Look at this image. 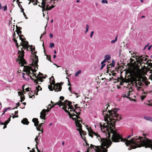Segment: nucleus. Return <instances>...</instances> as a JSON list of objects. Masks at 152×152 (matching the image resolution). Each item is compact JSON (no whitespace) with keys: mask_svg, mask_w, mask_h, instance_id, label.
<instances>
[{"mask_svg":"<svg viewBox=\"0 0 152 152\" xmlns=\"http://www.w3.org/2000/svg\"><path fill=\"white\" fill-rule=\"evenodd\" d=\"M20 103H19V102H18V103H16V105H18V106H19V105H20Z\"/></svg>","mask_w":152,"mask_h":152,"instance_id":"nucleus-62","label":"nucleus"},{"mask_svg":"<svg viewBox=\"0 0 152 152\" xmlns=\"http://www.w3.org/2000/svg\"><path fill=\"white\" fill-rule=\"evenodd\" d=\"M48 5L46 7V9L47 10H50L54 7V6L53 5H52L51 6V8H48Z\"/></svg>","mask_w":152,"mask_h":152,"instance_id":"nucleus-22","label":"nucleus"},{"mask_svg":"<svg viewBox=\"0 0 152 152\" xmlns=\"http://www.w3.org/2000/svg\"><path fill=\"white\" fill-rule=\"evenodd\" d=\"M4 8V11H5L6 10H7V6L6 5L4 7H3Z\"/></svg>","mask_w":152,"mask_h":152,"instance_id":"nucleus-36","label":"nucleus"},{"mask_svg":"<svg viewBox=\"0 0 152 152\" xmlns=\"http://www.w3.org/2000/svg\"><path fill=\"white\" fill-rule=\"evenodd\" d=\"M36 88L38 91L39 90H42V88L39 85H38L37 86H36Z\"/></svg>","mask_w":152,"mask_h":152,"instance_id":"nucleus-21","label":"nucleus"},{"mask_svg":"<svg viewBox=\"0 0 152 152\" xmlns=\"http://www.w3.org/2000/svg\"><path fill=\"white\" fill-rule=\"evenodd\" d=\"M20 98H21L20 101H21V102L23 101H24V99H25V98L24 97H23L22 96H21L20 97Z\"/></svg>","mask_w":152,"mask_h":152,"instance_id":"nucleus-37","label":"nucleus"},{"mask_svg":"<svg viewBox=\"0 0 152 152\" xmlns=\"http://www.w3.org/2000/svg\"><path fill=\"white\" fill-rule=\"evenodd\" d=\"M18 5L19 6V7H20V8H21V7H22L21 5L20 4H18Z\"/></svg>","mask_w":152,"mask_h":152,"instance_id":"nucleus-63","label":"nucleus"},{"mask_svg":"<svg viewBox=\"0 0 152 152\" xmlns=\"http://www.w3.org/2000/svg\"><path fill=\"white\" fill-rule=\"evenodd\" d=\"M2 9H3V7H2L1 4L0 3V10Z\"/></svg>","mask_w":152,"mask_h":152,"instance_id":"nucleus-59","label":"nucleus"},{"mask_svg":"<svg viewBox=\"0 0 152 152\" xmlns=\"http://www.w3.org/2000/svg\"><path fill=\"white\" fill-rule=\"evenodd\" d=\"M146 95H142L141 96V99L142 100H143L145 97Z\"/></svg>","mask_w":152,"mask_h":152,"instance_id":"nucleus-28","label":"nucleus"},{"mask_svg":"<svg viewBox=\"0 0 152 152\" xmlns=\"http://www.w3.org/2000/svg\"><path fill=\"white\" fill-rule=\"evenodd\" d=\"M104 59L106 61H109L110 59V56L109 55H106L104 56Z\"/></svg>","mask_w":152,"mask_h":152,"instance_id":"nucleus-17","label":"nucleus"},{"mask_svg":"<svg viewBox=\"0 0 152 152\" xmlns=\"http://www.w3.org/2000/svg\"><path fill=\"white\" fill-rule=\"evenodd\" d=\"M12 115H13V116L12 117V118H14L15 117H16V118H18V115H16V116H14L13 114H12Z\"/></svg>","mask_w":152,"mask_h":152,"instance_id":"nucleus-39","label":"nucleus"},{"mask_svg":"<svg viewBox=\"0 0 152 152\" xmlns=\"http://www.w3.org/2000/svg\"><path fill=\"white\" fill-rule=\"evenodd\" d=\"M18 54L19 55L18 58H19L20 61L21 63L23 64H26V62L24 58V52L23 50H22L21 51L19 50L18 52Z\"/></svg>","mask_w":152,"mask_h":152,"instance_id":"nucleus-6","label":"nucleus"},{"mask_svg":"<svg viewBox=\"0 0 152 152\" xmlns=\"http://www.w3.org/2000/svg\"><path fill=\"white\" fill-rule=\"evenodd\" d=\"M55 45L53 43H50V48H52Z\"/></svg>","mask_w":152,"mask_h":152,"instance_id":"nucleus-25","label":"nucleus"},{"mask_svg":"<svg viewBox=\"0 0 152 152\" xmlns=\"http://www.w3.org/2000/svg\"><path fill=\"white\" fill-rule=\"evenodd\" d=\"M151 47H152V45H150V46H149V47L148 48V50H150L151 48Z\"/></svg>","mask_w":152,"mask_h":152,"instance_id":"nucleus-52","label":"nucleus"},{"mask_svg":"<svg viewBox=\"0 0 152 152\" xmlns=\"http://www.w3.org/2000/svg\"><path fill=\"white\" fill-rule=\"evenodd\" d=\"M0 123L1 124V125H5V123H3V122H2L1 121H0Z\"/></svg>","mask_w":152,"mask_h":152,"instance_id":"nucleus-51","label":"nucleus"},{"mask_svg":"<svg viewBox=\"0 0 152 152\" xmlns=\"http://www.w3.org/2000/svg\"><path fill=\"white\" fill-rule=\"evenodd\" d=\"M89 28V26L88 25H86V30L85 31V33H86L88 31Z\"/></svg>","mask_w":152,"mask_h":152,"instance_id":"nucleus-23","label":"nucleus"},{"mask_svg":"<svg viewBox=\"0 0 152 152\" xmlns=\"http://www.w3.org/2000/svg\"><path fill=\"white\" fill-rule=\"evenodd\" d=\"M94 34V31H92L91 32V34L90 35V37L91 38L92 37V36H93V35Z\"/></svg>","mask_w":152,"mask_h":152,"instance_id":"nucleus-35","label":"nucleus"},{"mask_svg":"<svg viewBox=\"0 0 152 152\" xmlns=\"http://www.w3.org/2000/svg\"><path fill=\"white\" fill-rule=\"evenodd\" d=\"M115 62L114 60H113L112 61V64H110V65H111V67H114L115 66Z\"/></svg>","mask_w":152,"mask_h":152,"instance_id":"nucleus-20","label":"nucleus"},{"mask_svg":"<svg viewBox=\"0 0 152 152\" xmlns=\"http://www.w3.org/2000/svg\"><path fill=\"white\" fill-rule=\"evenodd\" d=\"M60 99L63 100L64 99V97L63 96H61L60 97Z\"/></svg>","mask_w":152,"mask_h":152,"instance_id":"nucleus-44","label":"nucleus"},{"mask_svg":"<svg viewBox=\"0 0 152 152\" xmlns=\"http://www.w3.org/2000/svg\"><path fill=\"white\" fill-rule=\"evenodd\" d=\"M43 124V123H41L39 124V127H41V126H42V125Z\"/></svg>","mask_w":152,"mask_h":152,"instance_id":"nucleus-60","label":"nucleus"},{"mask_svg":"<svg viewBox=\"0 0 152 152\" xmlns=\"http://www.w3.org/2000/svg\"><path fill=\"white\" fill-rule=\"evenodd\" d=\"M144 118L146 120L152 121V117L149 116H144Z\"/></svg>","mask_w":152,"mask_h":152,"instance_id":"nucleus-16","label":"nucleus"},{"mask_svg":"<svg viewBox=\"0 0 152 152\" xmlns=\"http://www.w3.org/2000/svg\"><path fill=\"white\" fill-rule=\"evenodd\" d=\"M29 76H30V77L31 79L33 81H34V83H36V84H38V82H37V80H34V79L32 77V76H31V75H29Z\"/></svg>","mask_w":152,"mask_h":152,"instance_id":"nucleus-19","label":"nucleus"},{"mask_svg":"<svg viewBox=\"0 0 152 152\" xmlns=\"http://www.w3.org/2000/svg\"><path fill=\"white\" fill-rule=\"evenodd\" d=\"M22 74L23 75V78L24 79H26L25 78V76H24V75H25V74H24V73H22Z\"/></svg>","mask_w":152,"mask_h":152,"instance_id":"nucleus-56","label":"nucleus"},{"mask_svg":"<svg viewBox=\"0 0 152 152\" xmlns=\"http://www.w3.org/2000/svg\"><path fill=\"white\" fill-rule=\"evenodd\" d=\"M129 93H127L124 94V97H126V98H129Z\"/></svg>","mask_w":152,"mask_h":152,"instance_id":"nucleus-26","label":"nucleus"},{"mask_svg":"<svg viewBox=\"0 0 152 152\" xmlns=\"http://www.w3.org/2000/svg\"><path fill=\"white\" fill-rule=\"evenodd\" d=\"M9 122L7 120L4 122L5 124H6V125H7Z\"/></svg>","mask_w":152,"mask_h":152,"instance_id":"nucleus-45","label":"nucleus"},{"mask_svg":"<svg viewBox=\"0 0 152 152\" xmlns=\"http://www.w3.org/2000/svg\"><path fill=\"white\" fill-rule=\"evenodd\" d=\"M21 122L24 124L26 125L28 124L29 123L28 119L26 118H24L21 121Z\"/></svg>","mask_w":152,"mask_h":152,"instance_id":"nucleus-14","label":"nucleus"},{"mask_svg":"<svg viewBox=\"0 0 152 152\" xmlns=\"http://www.w3.org/2000/svg\"><path fill=\"white\" fill-rule=\"evenodd\" d=\"M142 59H143V60H144V61H146V60H147V58H145L144 57H143L142 58Z\"/></svg>","mask_w":152,"mask_h":152,"instance_id":"nucleus-49","label":"nucleus"},{"mask_svg":"<svg viewBox=\"0 0 152 152\" xmlns=\"http://www.w3.org/2000/svg\"><path fill=\"white\" fill-rule=\"evenodd\" d=\"M32 73L33 74V75H35V78H37L38 79V80L40 82H43V80L42 79H40V78H44V79H45V77H44V76H42L43 75L42 74V73H39V74H40V76L39 77V78H38L36 76V75H35V74L33 72H32Z\"/></svg>","mask_w":152,"mask_h":152,"instance_id":"nucleus-12","label":"nucleus"},{"mask_svg":"<svg viewBox=\"0 0 152 152\" xmlns=\"http://www.w3.org/2000/svg\"><path fill=\"white\" fill-rule=\"evenodd\" d=\"M20 44L23 46V48L24 49H27V50H28V48L29 47V45H28V42L27 41H24V40L22 42L20 43Z\"/></svg>","mask_w":152,"mask_h":152,"instance_id":"nucleus-10","label":"nucleus"},{"mask_svg":"<svg viewBox=\"0 0 152 152\" xmlns=\"http://www.w3.org/2000/svg\"><path fill=\"white\" fill-rule=\"evenodd\" d=\"M4 125V126L3 127V129H5V128H6L7 127V125H6V124H5V125Z\"/></svg>","mask_w":152,"mask_h":152,"instance_id":"nucleus-61","label":"nucleus"},{"mask_svg":"<svg viewBox=\"0 0 152 152\" xmlns=\"http://www.w3.org/2000/svg\"><path fill=\"white\" fill-rule=\"evenodd\" d=\"M46 110L44 109L42 110L40 113V118L41 119H45V118L46 116V115L45 114Z\"/></svg>","mask_w":152,"mask_h":152,"instance_id":"nucleus-11","label":"nucleus"},{"mask_svg":"<svg viewBox=\"0 0 152 152\" xmlns=\"http://www.w3.org/2000/svg\"><path fill=\"white\" fill-rule=\"evenodd\" d=\"M117 40V37H116L115 39H114L113 40H112V41H111V43H114Z\"/></svg>","mask_w":152,"mask_h":152,"instance_id":"nucleus-29","label":"nucleus"},{"mask_svg":"<svg viewBox=\"0 0 152 152\" xmlns=\"http://www.w3.org/2000/svg\"><path fill=\"white\" fill-rule=\"evenodd\" d=\"M136 87H137V91H142V93H143L144 94H146V93H145V92H144V91H143V89L140 86V87H138V85H137H137H136Z\"/></svg>","mask_w":152,"mask_h":152,"instance_id":"nucleus-15","label":"nucleus"},{"mask_svg":"<svg viewBox=\"0 0 152 152\" xmlns=\"http://www.w3.org/2000/svg\"><path fill=\"white\" fill-rule=\"evenodd\" d=\"M144 82V80L143 78H142L141 79H139L137 80L135 82L136 85H137L140 86H143L144 84L143 82Z\"/></svg>","mask_w":152,"mask_h":152,"instance_id":"nucleus-9","label":"nucleus"},{"mask_svg":"<svg viewBox=\"0 0 152 152\" xmlns=\"http://www.w3.org/2000/svg\"><path fill=\"white\" fill-rule=\"evenodd\" d=\"M11 109V108L10 107H8V108H4V110H6V112L7 111V110H9V109Z\"/></svg>","mask_w":152,"mask_h":152,"instance_id":"nucleus-48","label":"nucleus"},{"mask_svg":"<svg viewBox=\"0 0 152 152\" xmlns=\"http://www.w3.org/2000/svg\"><path fill=\"white\" fill-rule=\"evenodd\" d=\"M18 111H15V115L17 114H18Z\"/></svg>","mask_w":152,"mask_h":152,"instance_id":"nucleus-64","label":"nucleus"},{"mask_svg":"<svg viewBox=\"0 0 152 152\" xmlns=\"http://www.w3.org/2000/svg\"><path fill=\"white\" fill-rule=\"evenodd\" d=\"M50 82L51 85H53L55 86H57L56 87H54V88H52V86L51 85H49L48 86V88L51 91L54 90L55 91H60L61 89V86L58 88V86H59V84L58 83L56 84L55 83V81L54 78L53 76H52L50 80Z\"/></svg>","mask_w":152,"mask_h":152,"instance_id":"nucleus-4","label":"nucleus"},{"mask_svg":"<svg viewBox=\"0 0 152 152\" xmlns=\"http://www.w3.org/2000/svg\"><path fill=\"white\" fill-rule=\"evenodd\" d=\"M81 70H79L77 72L75 73V77H77L79 75V74L81 73Z\"/></svg>","mask_w":152,"mask_h":152,"instance_id":"nucleus-18","label":"nucleus"},{"mask_svg":"<svg viewBox=\"0 0 152 152\" xmlns=\"http://www.w3.org/2000/svg\"><path fill=\"white\" fill-rule=\"evenodd\" d=\"M23 14L24 17L26 18V19H27L28 18L26 17V16L24 12L23 13Z\"/></svg>","mask_w":152,"mask_h":152,"instance_id":"nucleus-50","label":"nucleus"},{"mask_svg":"<svg viewBox=\"0 0 152 152\" xmlns=\"http://www.w3.org/2000/svg\"><path fill=\"white\" fill-rule=\"evenodd\" d=\"M6 112V110H4V111L3 113H2V114L1 115L2 116V115H3Z\"/></svg>","mask_w":152,"mask_h":152,"instance_id":"nucleus-54","label":"nucleus"},{"mask_svg":"<svg viewBox=\"0 0 152 152\" xmlns=\"http://www.w3.org/2000/svg\"><path fill=\"white\" fill-rule=\"evenodd\" d=\"M42 4L43 6H44V5H45L46 4V2L44 0H43L42 1V2L41 3Z\"/></svg>","mask_w":152,"mask_h":152,"instance_id":"nucleus-30","label":"nucleus"},{"mask_svg":"<svg viewBox=\"0 0 152 152\" xmlns=\"http://www.w3.org/2000/svg\"><path fill=\"white\" fill-rule=\"evenodd\" d=\"M49 36L50 38H52L53 37V35L52 34L50 33L49 34Z\"/></svg>","mask_w":152,"mask_h":152,"instance_id":"nucleus-42","label":"nucleus"},{"mask_svg":"<svg viewBox=\"0 0 152 152\" xmlns=\"http://www.w3.org/2000/svg\"><path fill=\"white\" fill-rule=\"evenodd\" d=\"M108 106H109V105H108V106L106 107V108L105 109H104V110H103V115H106V113H104V112H105V111H107V109H108Z\"/></svg>","mask_w":152,"mask_h":152,"instance_id":"nucleus-24","label":"nucleus"},{"mask_svg":"<svg viewBox=\"0 0 152 152\" xmlns=\"http://www.w3.org/2000/svg\"><path fill=\"white\" fill-rule=\"evenodd\" d=\"M14 41L15 43H16V45L17 46L18 45V43L17 42V40L16 39H14Z\"/></svg>","mask_w":152,"mask_h":152,"instance_id":"nucleus-38","label":"nucleus"},{"mask_svg":"<svg viewBox=\"0 0 152 152\" xmlns=\"http://www.w3.org/2000/svg\"><path fill=\"white\" fill-rule=\"evenodd\" d=\"M106 62V61L104 59L101 63V64H105L104 63Z\"/></svg>","mask_w":152,"mask_h":152,"instance_id":"nucleus-34","label":"nucleus"},{"mask_svg":"<svg viewBox=\"0 0 152 152\" xmlns=\"http://www.w3.org/2000/svg\"><path fill=\"white\" fill-rule=\"evenodd\" d=\"M31 89L29 88H26L25 90L27 91H29Z\"/></svg>","mask_w":152,"mask_h":152,"instance_id":"nucleus-46","label":"nucleus"},{"mask_svg":"<svg viewBox=\"0 0 152 152\" xmlns=\"http://www.w3.org/2000/svg\"><path fill=\"white\" fill-rule=\"evenodd\" d=\"M39 6L40 7H42V11H43V12L44 10H45V5H44V6H40V5H39Z\"/></svg>","mask_w":152,"mask_h":152,"instance_id":"nucleus-31","label":"nucleus"},{"mask_svg":"<svg viewBox=\"0 0 152 152\" xmlns=\"http://www.w3.org/2000/svg\"><path fill=\"white\" fill-rule=\"evenodd\" d=\"M38 56L36 55L35 56V58L34 59L32 60V62L31 64L32 66H33L37 67L38 66Z\"/></svg>","mask_w":152,"mask_h":152,"instance_id":"nucleus-7","label":"nucleus"},{"mask_svg":"<svg viewBox=\"0 0 152 152\" xmlns=\"http://www.w3.org/2000/svg\"><path fill=\"white\" fill-rule=\"evenodd\" d=\"M72 102H69L68 100H66L63 102H62L61 101L59 100L58 102L56 103L52 107H50V110L51 108L55 106V105H58L59 107H61V106H63L62 109H64L65 112L67 113L69 115L70 114V113L68 111L66 110L67 108V106L69 107L68 109H70L71 110L72 109V111H75V113H77V112H76L74 110L73 107L71 105Z\"/></svg>","mask_w":152,"mask_h":152,"instance_id":"nucleus-3","label":"nucleus"},{"mask_svg":"<svg viewBox=\"0 0 152 152\" xmlns=\"http://www.w3.org/2000/svg\"><path fill=\"white\" fill-rule=\"evenodd\" d=\"M102 2L103 3H107V0H102Z\"/></svg>","mask_w":152,"mask_h":152,"instance_id":"nucleus-33","label":"nucleus"},{"mask_svg":"<svg viewBox=\"0 0 152 152\" xmlns=\"http://www.w3.org/2000/svg\"><path fill=\"white\" fill-rule=\"evenodd\" d=\"M32 121L34 123V126H36V128L37 130L40 131V129L41 128V127H39V126L38 127H37V126L39 123V121H38V119L37 118H34L32 119Z\"/></svg>","mask_w":152,"mask_h":152,"instance_id":"nucleus-8","label":"nucleus"},{"mask_svg":"<svg viewBox=\"0 0 152 152\" xmlns=\"http://www.w3.org/2000/svg\"><path fill=\"white\" fill-rule=\"evenodd\" d=\"M108 111L107 113V117L111 116L112 118H117V119L118 121H119L122 119V118L119 117V115L114 110H108Z\"/></svg>","mask_w":152,"mask_h":152,"instance_id":"nucleus-5","label":"nucleus"},{"mask_svg":"<svg viewBox=\"0 0 152 152\" xmlns=\"http://www.w3.org/2000/svg\"><path fill=\"white\" fill-rule=\"evenodd\" d=\"M39 137L38 136H37L36 137V138L35 139V141H36L37 139H38V138Z\"/></svg>","mask_w":152,"mask_h":152,"instance_id":"nucleus-53","label":"nucleus"},{"mask_svg":"<svg viewBox=\"0 0 152 152\" xmlns=\"http://www.w3.org/2000/svg\"><path fill=\"white\" fill-rule=\"evenodd\" d=\"M149 45V44H148L147 45H145V47H144V48L143 49V50H144Z\"/></svg>","mask_w":152,"mask_h":152,"instance_id":"nucleus-41","label":"nucleus"},{"mask_svg":"<svg viewBox=\"0 0 152 152\" xmlns=\"http://www.w3.org/2000/svg\"><path fill=\"white\" fill-rule=\"evenodd\" d=\"M17 33L18 34V36L20 37V39L21 40L22 42H23L24 40V39L22 37H24V36L23 35H20V34L21 33V31H17Z\"/></svg>","mask_w":152,"mask_h":152,"instance_id":"nucleus-13","label":"nucleus"},{"mask_svg":"<svg viewBox=\"0 0 152 152\" xmlns=\"http://www.w3.org/2000/svg\"><path fill=\"white\" fill-rule=\"evenodd\" d=\"M11 116L10 115V117L7 120L9 122L10 121V118L11 117Z\"/></svg>","mask_w":152,"mask_h":152,"instance_id":"nucleus-55","label":"nucleus"},{"mask_svg":"<svg viewBox=\"0 0 152 152\" xmlns=\"http://www.w3.org/2000/svg\"><path fill=\"white\" fill-rule=\"evenodd\" d=\"M144 83H145L146 85H148V84H150V82L147 81H145L144 80Z\"/></svg>","mask_w":152,"mask_h":152,"instance_id":"nucleus-32","label":"nucleus"},{"mask_svg":"<svg viewBox=\"0 0 152 152\" xmlns=\"http://www.w3.org/2000/svg\"><path fill=\"white\" fill-rule=\"evenodd\" d=\"M21 9V11L23 12V13L24 12V9L22 8V7H21V8H20Z\"/></svg>","mask_w":152,"mask_h":152,"instance_id":"nucleus-47","label":"nucleus"},{"mask_svg":"<svg viewBox=\"0 0 152 152\" xmlns=\"http://www.w3.org/2000/svg\"><path fill=\"white\" fill-rule=\"evenodd\" d=\"M112 133L111 139L113 142H118L121 141L125 142L126 146H130L128 148L129 150L142 146H145V148H151L152 149V141L151 140L145 137V139H142V137L136 136L129 140L127 139L129 138L132 136V134L129 135L127 137V138L123 139L119 133L113 131Z\"/></svg>","mask_w":152,"mask_h":152,"instance_id":"nucleus-1","label":"nucleus"},{"mask_svg":"<svg viewBox=\"0 0 152 152\" xmlns=\"http://www.w3.org/2000/svg\"><path fill=\"white\" fill-rule=\"evenodd\" d=\"M89 135L92 137H93V135H95L97 137V138L99 139V138H101L100 136L98 135L95 132L92 131L91 132L89 133ZM101 140V146L100 147L99 146H95L92 144L91 145L90 148V149L91 150L94 149V151L96 152H107V150L105 148V147L108 146L109 148L112 143L111 141L108 139H103Z\"/></svg>","mask_w":152,"mask_h":152,"instance_id":"nucleus-2","label":"nucleus"},{"mask_svg":"<svg viewBox=\"0 0 152 152\" xmlns=\"http://www.w3.org/2000/svg\"><path fill=\"white\" fill-rule=\"evenodd\" d=\"M36 142V148L37 150V151L38 152H40V151L38 149V146H37V145H38V142Z\"/></svg>","mask_w":152,"mask_h":152,"instance_id":"nucleus-27","label":"nucleus"},{"mask_svg":"<svg viewBox=\"0 0 152 152\" xmlns=\"http://www.w3.org/2000/svg\"><path fill=\"white\" fill-rule=\"evenodd\" d=\"M46 33L45 32L44 33V34H43L41 35V36H40V39H41V38H42V36H43Z\"/></svg>","mask_w":152,"mask_h":152,"instance_id":"nucleus-58","label":"nucleus"},{"mask_svg":"<svg viewBox=\"0 0 152 152\" xmlns=\"http://www.w3.org/2000/svg\"><path fill=\"white\" fill-rule=\"evenodd\" d=\"M102 65L101 67L100 70H102L103 69V68L104 67L105 65V64H102Z\"/></svg>","mask_w":152,"mask_h":152,"instance_id":"nucleus-43","label":"nucleus"},{"mask_svg":"<svg viewBox=\"0 0 152 152\" xmlns=\"http://www.w3.org/2000/svg\"><path fill=\"white\" fill-rule=\"evenodd\" d=\"M18 30V31H20V29H21L22 28L21 27H18L17 26H16Z\"/></svg>","mask_w":152,"mask_h":152,"instance_id":"nucleus-40","label":"nucleus"},{"mask_svg":"<svg viewBox=\"0 0 152 152\" xmlns=\"http://www.w3.org/2000/svg\"><path fill=\"white\" fill-rule=\"evenodd\" d=\"M68 89L71 92H71V88L70 87H69V88H68Z\"/></svg>","mask_w":152,"mask_h":152,"instance_id":"nucleus-57","label":"nucleus"}]
</instances>
